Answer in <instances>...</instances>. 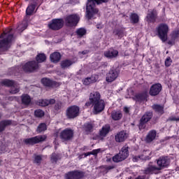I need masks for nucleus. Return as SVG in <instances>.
Instances as JSON below:
<instances>
[{
    "instance_id": "nucleus-15",
    "label": "nucleus",
    "mask_w": 179,
    "mask_h": 179,
    "mask_svg": "<svg viewBox=\"0 0 179 179\" xmlns=\"http://www.w3.org/2000/svg\"><path fill=\"white\" fill-rule=\"evenodd\" d=\"M118 76H120V70L117 69H111L106 73V80L108 83H112V82H114Z\"/></svg>"
},
{
    "instance_id": "nucleus-40",
    "label": "nucleus",
    "mask_w": 179,
    "mask_h": 179,
    "mask_svg": "<svg viewBox=\"0 0 179 179\" xmlns=\"http://www.w3.org/2000/svg\"><path fill=\"white\" fill-rule=\"evenodd\" d=\"M87 33V31L85 28H79L76 31V34L79 37H83Z\"/></svg>"
},
{
    "instance_id": "nucleus-30",
    "label": "nucleus",
    "mask_w": 179,
    "mask_h": 179,
    "mask_svg": "<svg viewBox=\"0 0 179 179\" xmlns=\"http://www.w3.org/2000/svg\"><path fill=\"white\" fill-rule=\"evenodd\" d=\"M157 134V133L156 132V130L150 131L145 138L146 142H148V143H150V142H153V140L156 139Z\"/></svg>"
},
{
    "instance_id": "nucleus-17",
    "label": "nucleus",
    "mask_w": 179,
    "mask_h": 179,
    "mask_svg": "<svg viewBox=\"0 0 179 179\" xmlns=\"http://www.w3.org/2000/svg\"><path fill=\"white\" fill-rule=\"evenodd\" d=\"M148 97L149 94L148 93V91H143L142 92L136 94L134 96V100L138 103H143V101H148Z\"/></svg>"
},
{
    "instance_id": "nucleus-52",
    "label": "nucleus",
    "mask_w": 179,
    "mask_h": 179,
    "mask_svg": "<svg viewBox=\"0 0 179 179\" xmlns=\"http://www.w3.org/2000/svg\"><path fill=\"white\" fill-rule=\"evenodd\" d=\"M146 176H138L137 178L135 179H145Z\"/></svg>"
},
{
    "instance_id": "nucleus-37",
    "label": "nucleus",
    "mask_w": 179,
    "mask_h": 179,
    "mask_svg": "<svg viewBox=\"0 0 179 179\" xmlns=\"http://www.w3.org/2000/svg\"><path fill=\"white\" fill-rule=\"evenodd\" d=\"M130 20L131 23L136 24V23H139V15L135 13H131L130 15Z\"/></svg>"
},
{
    "instance_id": "nucleus-22",
    "label": "nucleus",
    "mask_w": 179,
    "mask_h": 179,
    "mask_svg": "<svg viewBox=\"0 0 179 179\" xmlns=\"http://www.w3.org/2000/svg\"><path fill=\"white\" fill-rule=\"evenodd\" d=\"M119 52L114 48H110L103 52V55L108 59H113V58H117L118 57Z\"/></svg>"
},
{
    "instance_id": "nucleus-6",
    "label": "nucleus",
    "mask_w": 179,
    "mask_h": 179,
    "mask_svg": "<svg viewBox=\"0 0 179 179\" xmlns=\"http://www.w3.org/2000/svg\"><path fill=\"white\" fill-rule=\"evenodd\" d=\"M158 37L162 40V43L167 41L169 34V25L164 23L159 24L157 28Z\"/></svg>"
},
{
    "instance_id": "nucleus-3",
    "label": "nucleus",
    "mask_w": 179,
    "mask_h": 179,
    "mask_svg": "<svg viewBox=\"0 0 179 179\" xmlns=\"http://www.w3.org/2000/svg\"><path fill=\"white\" fill-rule=\"evenodd\" d=\"M74 134L75 133L72 129L66 128L59 134V137L62 142L67 143V142H71V141L73 139Z\"/></svg>"
},
{
    "instance_id": "nucleus-57",
    "label": "nucleus",
    "mask_w": 179,
    "mask_h": 179,
    "mask_svg": "<svg viewBox=\"0 0 179 179\" xmlns=\"http://www.w3.org/2000/svg\"><path fill=\"white\" fill-rule=\"evenodd\" d=\"M102 3H107V2H108V0H102V1H101Z\"/></svg>"
},
{
    "instance_id": "nucleus-8",
    "label": "nucleus",
    "mask_w": 179,
    "mask_h": 179,
    "mask_svg": "<svg viewBox=\"0 0 179 179\" xmlns=\"http://www.w3.org/2000/svg\"><path fill=\"white\" fill-rule=\"evenodd\" d=\"M2 86L6 87H10V94H16L20 92V90L18 87H16V82L13 80L3 79L1 82Z\"/></svg>"
},
{
    "instance_id": "nucleus-29",
    "label": "nucleus",
    "mask_w": 179,
    "mask_h": 179,
    "mask_svg": "<svg viewBox=\"0 0 179 179\" xmlns=\"http://www.w3.org/2000/svg\"><path fill=\"white\" fill-rule=\"evenodd\" d=\"M152 110L155 111L157 114L163 115L164 114V106L160 104H154L152 106Z\"/></svg>"
},
{
    "instance_id": "nucleus-60",
    "label": "nucleus",
    "mask_w": 179,
    "mask_h": 179,
    "mask_svg": "<svg viewBox=\"0 0 179 179\" xmlns=\"http://www.w3.org/2000/svg\"><path fill=\"white\" fill-rule=\"evenodd\" d=\"M178 121H179V117H178Z\"/></svg>"
},
{
    "instance_id": "nucleus-25",
    "label": "nucleus",
    "mask_w": 179,
    "mask_h": 179,
    "mask_svg": "<svg viewBox=\"0 0 179 179\" xmlns=\"http://www.w3.org/2000/svg\"><path fill=\"white\" fill-rule=\"evenodd\" d=\"M111 131V126L110 124H105L102 127L101 129L99 130V136L101 138H106Z\"/></svg>"
},
{
    "instance_id": "nucleus-35",
    "label": "nucleus",
    "mask_w": 179,
    "mask_h": 179,
    "mask_svg": "<svg viewBox=\"0 0 179 179\" xmlns=\"http://www.w3.org/2000/svg\"><path fill=\"white\" fill-rule=\"evenodd\" d=\"M113 34L117 36L118 40H121L124 37V29H115L113 30Z\"/></svg>"
},
{
    "instance_id": "nucleus-16",
    "label": "nucleus",
    "mask_w": 179,
    "mask_h": 179,
    "mask_svg": "<svg viewBox=\"0 0 179 179\" xmlns=\"http://www.w3.org/2000/svg\"><path fill=\"white\" fill-rule=\"evenodd\" d=\"M162 89H163V86H162V84L159 83H155L150 87L149 90V94L152 97L159 96Z\"/></svg>"
},
{
    "instance_id": "nucleus-7",
    "label": "nucleus",
    "mask_w": 179,
    "mask_h": 179,
    "mask_svg": "<svg viewBox=\"0 0 179 179\" xmlns=\"http://www.w3.org/2000/svg\"><path fill=\"white\" fill-rule=\"evenodd\" d=\"M38 63L36 60L27 62L22 66L23 72L25 73H33L38 71Z\"/></svg>"
},
{
    "instance_id": "nucleus-5",
    "label": "nucleus",
    "mask_w": 179,
    "mask_h": 179,
    "mask_svg": "<svg viewBox=\"0 0 179 179\" xmlns=\"http://www.w3.org/2000/svg\"><path fill=\"white\" fill-rule=\"evenodd\" d=\"M80 115V108L76 105H73L66 110V117L68 120H75Z\"/></svg>"
},
{
    "instance_id": "nucleus-9",
    "label": "nucleus",
    "mask_w": 179,
    "mask_h": 179,
    "mask_svg": "<svg viewBox=\"0 0 179 179\" xmlns=\"http://www.w3.org/2000/svg\"><path fill=\"white\" fill-rule=\"evenodd\" d=\"M153 118V112L147 111L145 114L141 117L139 121V124L138 125V129L142 131V129H145L146 128V124L150 121V120Z\"/></svg>"
},
{
    "instance_id": "nucleus-27",
    "label": "nucleus",
    "mask_w": 179,
    "mask_h": 179,
    "mask_svg": "<svg viewBox=\"0 0 179 179\" xmlns=\"http://www.w3.org/2000/svg\"><path fill=\"white\" fill-rule=\"evenodd\" d=\"M38 106H41V107H47V106H50V104H55V99H39L37 101Z\"/></svg>"
},
{
    "instance_id": "nucleus-38",
    "label": "nucleus",
    "mask_w": 179,
    "mask_h": 179,
    "mask_svg": "<svg viewBox=\"0 0 179 179\" xmlns=\"http://www.w3.org/2000/svg\"><path fill=\"white\" fill-rule=\"evenodd\" d=\"M45 115L44 110L41 109H36L34 110V117L36 118H43Z\"/></svg>"
},
{
    "instance_id": "nucleus-43",
    "label": "nucleus",
    "mask_w": 179,
    "mask_h": 179,
    "mask_svg": "<svg viewBox=\"0 0 179 179\" xmlns=\"http://www.w3.org/2000/svg\"><path fill=\"white\" fill-rule=\"evenodd\" d=\"M164 64L166 68L171 66V64H173V60L171 59V57H166V59H165Z\"/></svg>"
},
{
    "instance_id": "nucleus-59",
    "label": "nucleus",
    "mask_w": 179,
    "mask_h": 179,
    "mask_svg": "<svg viewBox=\"0 0 179 179\" xmlns=\"http://www.w3.org/2000/svg\"><path fill=\"white\" fill-rule=\"evenodd\" d=\"M25 1V2H27V1H29V0H24Z\"/></svg>"
},
{
    "instance_id": "nucleus-44",
    "label": "nucleus",
    "mask_w": 179,
    "mask_h": 179,
    "mask_svg": "<svg viewBox=\"0 0 179 179\" xmlns=\"http://www.w3.org/2000/svg\"><path fill=\"white\" fill-rule=\"evenodd\" d=\"M42 160L43 157H41V155H36L34 157V163H36V164H41Z\"/></svg>"
},
{
    "instance_id": "nucleus-24",
    "label": "nucleus",
    "mask_w": 179,
    "mask_h": 179,
    "mask_svg": "<svg viewBox=\"0 0 179 179\" xmlns=\"http://www.w3.org/2000/svg\"><path fill=\"white\" fill-rule=\"evenodd\" d=\"M99 79V77L96 75H92L90 77L85 78L83 80V83L85 86H89L93 83H96Z\"/></svg>"
},
{
    "instance_id": "nucleus-39",
    "label": "nucleus",
    "mask_w": 179,
    "mask_h": 179,
    "mask_svg": "<svg viewBox=\"0 0 179 179\" xmlns=\"http://www.w3.org/2000/svg\"><path fill=\"white\" fill-rule=\"evenodd\" d=\"M44 131H47V124L45 123H41L36 129V132L41 134V132H44Z\"/></svg>"
},
{
    "instance_id": "nucleus-28",
    "label": "nucleus",
    "mask_w": 179,
    "mask_h": 179,
    "mask_svg": "<svg viewBox=\"0 0 179 179\" xmlns=\"http://www.w3.org/2000/svg\"><path fill=\"white\" fill-rule=\"evenodd\" d=\"M13 120H3L0 121V134L6 129V127L12 125Z\"/></svg>"
},
{
    "instance_id": "nucleus-23",
    "label": "nucleus",
    "mask_w": 179,
    "mask_h": 179,
    "mask_svg": "<svg viewBox=\"0 0 179 179\" xmlns=\"http://www.w3.org/2000/svg\"><path fill=\"white\" fill-rule=\"evenodd\" d=\"M157 171H160V169L155 165H151V163H150L148 167L145 169L143 173L147 175L156 174Z\"/></svg>"
},
{
    "instance_id": "nucleus-56",
    "label": "nucleus",
    "mask_w": 179,
    "mask_h": 179,
    "mask_svg": "<svg viewBox=\"0 0 179 179\" xmlns=\"http://www.w3.org/2000/svg\"><path fill=\"white\" fill-rule=\"evenodd\" d=\"M82 54H83V55H86V54H87V50H83Z\"/></svg>"
},
{
    "instance_id": "nucleus-18",
    "label": "nucleus",
    "mask_w": 179,
    "mask_h": 179,
    "mask_svg": "<svg viewBox=\"0 0 179 179\" xmlns=\"http://www.w3.org/2000/svg\"><path fill=\"white\" fill-rule=\"evenodd\" d=\"M157 164L158 166L157 169L160 170H163V169H166V167H169V160L166 157H160L157 160Z\"/></svg>"
},
{
    "instance_id": "nucleus-34",
    "label": "nucleus",
    "mask_w": 179,
    "mask_h": 179,
    "mask_svg": "<svg viewBox=\"0 0 179 179\" xmlns=\"http://www.w3.org/2000/svg\"><path fill=\"white\" fill-rule=\"evenodd\" d=\"M46 60L47 56H45V54L44 53H39L36 57V62H37L38 65V64L45 62Z\"/></svg>"
},
{
    "instance_id": "nucleus-20",
    "label": "nucleus",
    "mask_w": 179,
    "mask_h": 179,
    "mask_svg": "<svg viewBox=\"0 0 179 179\" xmlns=\"http://www.w3.org/2000/svg\"><path fill=\"white\" fill-rule=\"evenodd\" d=\"M127 138L128 134H127L125 131H121L117 133L115 136V142H117V143H121L122 142H125Z\"/></svg>"
},
{
    "instance_id": "nucleus-41",
    "label": "nucleus",
    "mask_w": 179,
    "mask_h": 179,
    "mask_svg": "<svg viewBox=\"0 0 179 179\" xmlns=\"http://www.w3.org/2000/svg\"><path fill=\"white\" fill-rule=\"evenodd\" d=\"M50 160H51L52 163H57V162H58V160H59V155H58L55 152H53L51 155Z\"/></svg>"
},
{
    "instance_id": "nucleus-45",
    "label": "nucleus",
    "mask_w": 179,
    "mask_h": 179,
    "mask_svg": "<svg viewBox=\"0 0 179 179\" xmlns=\"http://www.w3.org/2000/svg\"><path fill=\"white\" fill-rule=\"evenodd\" d=\"M143 159V155H136L133 156V162H139V160Z\"/></svg>"
},
{
    "instance_id": "nucleus-21",
    "label": "nucleus",
    "mask_w": 179,
    "mask_h": 179,
    "mask_svg": "<svg viewBox=\"0 0 179 179\" xmlns=\"http://www.w3.org/2000/svg\"><path fill=\"white\" fill-rule=\"evenodd\" d=\"M157 19V10L152 9V11L149 12L146 16V20L148 23H155Z\"/></svg>"
},
{
    "instance_id": "nucleus-36",
    "label": "nucleus",
    "mask_w": 179,
    "mask_h": 179,
    "mask_svg": "<svg viewBox=\"0 0 179 179\" xmlns=\"http://www.w3.org/2000/svg\"><path fill=\"white\" fill-rule=\"evenodd\" d=\"M94 127V126H93L92 122H87L84 124V130L87 134H91V132H93Z\"/></svg>"
},
{
    "instance_id": "nucleus-48",
    "label": "nucleus",
    "mask_w": 179,
    "mask_h": 179,
    "mask_svg": "<svg viewBox=\"0 0 179 179\" xmlns=\"http://www.w3.org/2000/svg\"><path fill=\"white\" fill-rule=\"evenodd\" d=\"M99 153H100V149H96L91 151V155H92L93 156H97Z\"/></svg>"
},
{
    "instance_id": "nucleus-31",
    "label": "nucleus",
    "mask_w": 179,
    "mask_h": 179,
    "mask_svg": "<svg viewBox=\"0 0 179 179\" xmlns=\"http://www.w3.org/2000/svg\"><path fill=\"white\" fill-rule=\"evenodd\" d=\"M72 65H73V62L69 59H64L60 62L62 69H66V68H69Z\"/></svg>"
},
{
    "instance_id": "nucleus-55",
    "label": "nucleus",
    "mask_w": 179,
    "mask_h": 179,
    "mask_svg": "<svg viewBox=\"0 0 179 179\" xmlns=\"http://www.w3.org/2000/svg\"><path fill=\"white\" fill-rule=\"evenodd\" d=\"M168 44H169V45H173L174 42H173V41H168Z\"/></svg>"
},
{
    "instance_id": "nucleus-42",
    "label": "nucleus",
    "mask_w": 179,
    "mask_h": 179,
    "mask_svg": "<svg viewBox=\"0 0 179 179\" xmlns=\"http://www.w3.org/2000/svg\"><path fill=\"white\" fill-rule=\"evenodd\" d=\"M61 108H62V101H57V102L55 103L54 109L55 111H59Z\"/></svg>"
},
{
    "instance_id": "nucleus-14",
    "label": "nucleus",
    "mask_w": 179,
    "mask_h": 179,
    "mask_svg": "<svg viewBox=\"0 0 179 179\" xmlns=\"http://www.w3.org/2000/svg\"><path fill=\"white\" fill-rule=\"evenodd\" d=\"M86 173L83 171L74 170L65 174L66 179H82L85 178Z\"/></svg>"
},
{
    "instance_id": "nucleus-50",
    "label": "nucleus",
    "mask_w": 179,
    "mask_h": 179,
    "mask_svg": "<svg viewBox=\"0 0 179 179\" xmlns=\"http://www.w3.org/2000/svg\"><path fill=\"white\" fill-rule=\"evenodd\" d=\"M124 113H125V114H129V108L125 106L123 109Z\"/></svg>"
},
{
    "instance_id": "nucleus-11",
    "label": "nucleus",
    "mask_w": 179,
    "mask_h": 179,
    "mask_svg": "<svg viewBox=\"0 0 179 179\" xmlns=\"http://www.w3.org/2000/svg\"><path fill=\"white\" fill-rule=\"evenodd\" d=\"M48 29L57 31L64 27V20L62 18L52 19L48 25Z\"/></svg>"
},
{
    "instance_id": "nucleus-32",
    "label": "nucleus",
    "mask_w": 179,
    "mask_h": 179,
    "mask_svg": "<svg viewBox=\"0 0 179 179\" xmlns=\"http://www.w3.org/2000/svg\"><path fill=\"white\" fill-rule=\"evenodd\" d=\"M21 101L24 106H29L31 103V98L30 95L24 94L21 96Z\"/></svg>"
},
{
    "instance_id": "nucleus-53",
    "label": "nucleus",
    "mask_w": 179,
    "mask_h": 179,
    "mask_svg": "<svg viewBox=\"0 0 179 179\" xmlns=\"http://www.w3.org/2000/svg\"><path fill=\"white\" fill-rule=\"evenodd\" d=\"M90 155H92L91 152H87L84 153L85 157H87V156H90Z\"/></svg>"
},
{
    "instance_id": "nucleus-51",
    "label": "nucleus",
    "mask_w": 179,
    "mask_h": 179,
    "mask_svg": "<svg viewBox=\"0 0 179 179\" xmlns=\"http://www.w3.org/2000/svg\"><path fill=\"white\" fill-rule=\"evenodd\" d=\"M170 121H178V118L176 117H172L169 118Z\"/></svg>"
},
{
    "instance_id": "nucleus-47",
    "label": "nucleus",
    "mask_w": 179,
    "mask_h": 179,
    "mask_svg": "<svg viewBox=\"0 0 179 179\" xmlns=\"http://www.w3.org/2000/svg\"><path fill=\"white\" fill-rule=\"evenodd\" d=\"M103 167L105 171H106V173H108V171H110V170H113V169H114V166L105 165Z\"/></svg>"
},
{
    "instance_id": "nucleus-10",
    "label": "nucleus",
    "mask_w": 179,
    "mask_h": 179,
    "mask_svg": "<svg viewBox=\"0 0 179 179\" xmlns=\"http://www.w3.org/2000/svg\"><path fill=\"white\" fill-rule=\"evenodd\" d=\"M128 149H129V147H122L120 152L113 157V161L115 163H118L120 162H122V160H125V159L129 156V151Z\"/></svg>"
},
{
    "instance_id": "nucleus-33",
    "label": "nucleus",
    "mask_w": 179,
    "mask_h": 179,
    "mask_svg": "<svg viewBox=\"0 0 179 179\" xmlns=\"http://www.w3.org/2000/svg\"><path fill=\"white\" fill-rule=\"evenodd\" d=\"M111 117L113 121H120V120L122 118V113H121L120 110H113L111 113Z\"/></svg>"
},
{
    "instance_id": "nucleus-54",
    "label": "nucleus",
    "mask_w": 179,
    "mask_h": 179,
    "mask_svg": "<svg viewBox=\"0 0 179 179\" xmlns=\"http://www.w3.org/2000/svg\"><path fill=\"white\" fill-rule=\"evenodd\" d=\"M96 29H102L103 28V25L101 24H97L96 25Z\"/></svg>"
},
{
    "instance_id": "nucleus-1",
    "label": "nucleus",
    "mask_w": 179,
    "mask_h": 179,
    "mask_svg": "<svg viewBox=\"0 0 179 179\" xmlns=\"http://www.w3.org/2000/svg\"><path fill=\"white\" fill-rule=\"evenodd\" d=\"M85 106L86 107L92 106L94 113L95 114H100L106 108V101L101 99V94L99 91H93L90 94L89 101L85 103Z\"/></svg>"
},
{
    "instance_id": "nucleus-49",
    "label": "nucleus",
    "mask_w": 179,
    "mask_h": 179,
    "mask_svg": "<svg viewBox=\"0 0 179 179\" xmlns=\"http://www.w3.org/2000/svg\"><path fill=\"white\" fill-rule=\"evenodd\" d=\"M179 35V31H174L172 34L173 38H178Z\"/></svg>"
},
{
    "instance_id": "nucleus-2",
    "label": "nucleus",
    "mask_w": 179,
    "mask_h": 179,
    "mask_svg": "<svg viewBox=\"0 0 179 179\" xmlns=\"http://www.w3.org/2000/svg\"><path fill=\"white\" fill-rule=\"evenodd\" d=\"M102 0H87L85 8V16L88 20H92L99 12L96 5H101Z\"/></svg>"
},
{
    "instance_id": "nucleus-4",
    "label": "nucleus",
    "mask_w": 179,
    "mask_h": 179,
    "mask_svg": "<svg viewBox=\"0 0 179 179\" xmlns=\"http://www.w3.org/2000/svg\"><path fill=\"white\" fill-rule=\"evenodd\" d=\"M80 20V17L78 14H70L65 17L64 24L66 27H76Z\"/></svg>"
},
{
    "instance_id": "nucleus-58",
    "label": "nucleus",
    "mask_w": 179,
    "mask_h": 179,
    "mask_svg": "<svg viewBox=\"0 0 179 179\" xmlns=\"http://www.w3.org/2000/svg\"><path fill=\"white\" fill-rule=\"evenodd\" d=\"M1 118H2V115H0V120H1Z\"/></svg>"
},
{
    "instance_id": "nucleus-19",
    "label": "nucleus",
    "mask_w": 179,
    "mask_h": 179,
    "mask_svg": "<svg viewBox=\"0 0 179 179\" xmlns=\"http://www.w3.org/2000/svg\"><path fill=\"white\" fill-rule=\"evenodd\" d=\"M41 82L45 87H55L58 86V83L57 81H54L48 78H41Z\"/></svg>"
},
{
    "instance_id": "nucleus-13",
    "label": "nucleus",
    "mask_w": 179,
    "mask_h": 179,
    "mask_svg": "<svg viewBox=\"0 0 179 179\" xmlns=\"http://www.w3.org/2000/svg\"><path fill=\"white\" fill-rule=\"evenodd\" d=\"M37 1L38 0H33L32 2L29 3L25 11L26 16H33V15L37 12L40 5H38V2H37Z\"/></svg>"
},
{
    "instance_id": "nucleus-26",
    "label": "nucleus",
    "mask_w": 179,
    "mask_h": 179,
    "mask_svg": "<svg viewBox=\"0 0 179 179\" xmlns=\"http://www.w3.org/2000/svg\"><path fill=\"white\" fill-rule=\"evenodd\" d=\"M61 58H62V55L59 52H54L50 55V59L53 64H58L61 61Z\"/></svg>"
},
{
    "instance_id": "nucleus-46",
    "label": "nucleus",
    "mask_w": 179,
    "mask_h": 179,
    "mask_svg": "<svg viewBox=\"0 0 179 179\" xmlns=\"http://www.w3.org/2000/svg\"><path fill=\"white\" fill-rule=\"evenodd\" d=\"M17 29L19 30H21V31H23V30H26V29H27V24H20L17 27Z\"/></svg>"
},
{
    "instance_id": "nucleus-12",
    "label": "nucleus",
    "mask_w": 179,
    "mask_h": 179,
    "mask_svg": "<svg viewBox=\"0 0 179 179\" xmlns=\"http://www.w3.org/2000/svg\"><path fill=\"white\" fill-rule=\"evenodd\" d=\"M47 139L45 136H36L29 138H25L24 143L25 145H29L34 146V145H37V143H41V142H44Z\"/></svg>"
}]
</instances>
